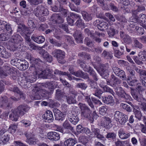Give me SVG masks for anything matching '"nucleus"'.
Returning <instances> with one entry per match:
<instances>
[{"label": "nucleus", "mask_w": 146, "mask_h": 146, "mask_svg": "<svg viewBox=\"0 0 146 146\" xmlns=\"http://www.w3.org/2000/svg\"><path fill=\"white\" fill-rule=\"evenodd\" d=\"M111 120L110 118L104 117L102 118V121L101 122V124L107 129H109L111 127Z\"/></svg>", "instance_id": "nucleus-17"}, {"label": "nucleus", "mask_w": 146, "mask_h": 146, "mask_svg": "<svg viewBox=\"0 0 146 146\" xmlns=\"http://www.w3.org/2000/svg\"><path fill=\"white\" fill-rule=\"evenodd\" d=\"M118 135L120 138L121 139H125L128 138L130 136L129 133H125L124 129H120L118 132Z\"/></svg>", "instance_id": "nucleus-25"}, {"label": "nucleus", "mask_w": 146, "mask_h": 146, "mask_svg": "<svg viewBox=\"0 0 146 146\" xmlns=\"http://www.w3.org/2000/svg\"><path fill=\"white\" fill-rule=\"evenodd\" d=\"M33 92V94L34 95L32 98H31L32 100L35 99L36 96H38L39 94L38 92L40 93V95L43 97H45L47 96L48 94V92L45 90H40L37 88H35L32 90Z\"/></svg>", "instance_id": "nucleus-11"}, {"label": "nucleus", "mask_w": 146, "mask_h": 146, "mask_svg": "<svg viewBox=\"0 0 146 146\" xmlns=\"http://www.w3.org/2000/svg\"><path fill=\"white\" fill-rule=\"evenodd\" d=\"M30 108V107L27 105H21L19 106L17 108L14 109L19 115L22 116L28 112Z\"/></svg>", "instance_id": "nucleus-10"}, {"label": "nucleus", "mask_w": 146, "mask_h": 146, "mask_svg": "<svg viewBox=\"0 0 146 146\" xmlns=\"http://www.w3.org/2000/svg\"><path fill=\"white\" fill-rule=\"evenodd\" d=\"M32 71L33 72V75L31 76H27L25 78V81L30 82L31 83L34 82L36 80L37 78L36 75H38V74H35V72L33 70Z\"/></svg>", "instance_id": "nucleus-31"}, {"label": "nucleus", "mask_w": 146, "mask_h": 146, "mask_svg": "<svg viewBox=\"0 0 146 146\" xmlns=\"http://www.w3.org/2000/svg\"><path fill=\"white\" fill-rule=\"evenodd\" d=\"M42 116L44 119H45V121L48 123L52 122L54 119L52 112L49 110L46 111Z\"/></svg>", "instance_id": "nucleus-18"}, {"label": "nucleus", "mask_w": 146, "mask_h": 146, "mask_svg": "<svg viewBox=\"0 0 146 146\" xmlns=\"http://www.w3.org/2000/svg\"><path fill=\"white\" fill-rule=\"evenodd\" d=\"M7 24L5 21L0 20V31L5 29Z\"/></svg>", "instance_id": "nucleus-54"}, {"label": "nucleus", "mask_w": 146, "mask_h": 146, "mask_svg": "<svg viewBox=\"0 0 146 146\" xmlns=\"http://www.w3.org/2000/svg\"><path fill=\"white\" fill-rule=\"evenodd\" d=\"M11 112V113L9 115V118L13 121H17L19 117V114L17 113L15 109H12Z\"/></svg>", "instance_id": "nucleus-27"}, {"label": "nucleus", "mask_w": 146, "mask_h": 146, "mask_svg": "<svg viewBox=\"0 0 146 146\" xmlns=\"http://www.w3.org/2000/svg\"><path fill=\"white\" fill-rule=\"evenodd\" d=\"M17 128V126L15 125H11L8 129V131L11 133H15Z\"/></svg>", "instance_id": "nucleus-59"}, {"label": "nucleus", "mask_w": 146, "mask_h": 146, "mask_svg": "<svg viewBox=\"0 0 146 146\" xmlns=\"http://www.w3.org/2000/svg\"><path fill=\"white\" fill-rule=\"evenodd\" d=\"M103 89L105 91L109 92L114 96L115 93L113 90L107 86H105L103 87Z\"/></svg>", "instance_id": "nucleus-55"}, {"label": "nucleus", "mask_w": 146, "mask_h": 146, "mask_svg": "<svg viewBox=\"0 0 146 146\" xmlns=\"http://www.w3.org/2000/svg\"><path fill=\"white\" fill-rule=\"evenodd\" d=\"M21 83L22 86L25 88H30L31 85V82L25 81V80H22Z\"/></svg>", "instance_id": "nucleus-44"}, {"label": "nucleus", "mask_w": 146, "mask_h": 146, "mask_svg": "<svg viewBox=\"0 0 146 146\" xmlns=\"http://www.w3.org/2000/svg\"><path fill=\"white\" fill-rule=\"evenodd\" d=\"M133 69L138 73L140 76V81L142 85L144 86H146V71L144 70L139 69L135 65L133 66Z\"/></svg>", "instance_id": "nucleus-6"}, {"label": "nucleus", "mask_w": 146, "mask_h": 146, "mask_svg": "<svg viewBox=\"0 0 146 146\" xmlns=\"http://www.w3.org/2000/svg\"><path fill=\"white\" fill-rule=\"evenodd\" d=\"M134 46L136 48L141 49L143 46V45L136 38H135L133 40Z\"/></svg>", "instance_id": "nucleus-41"}, {"label": "nucleus", "mask_w": 146, "mask_h": 146, "mask_svg": "<svg viewBox=\"0 0 146 146\" xmlns=\"http://www.w3.org/2000/svg\"><path fill=\"white\" fill-rule=\"evenodd\" d=\"M63 126L65 129L70 130L72 132L74 130L73 127L71 126L67 121H65L63 123Z\"/></svg>", "instance_id": "nucleus-43"}, {"label": "nucleus", "mask_w": 146, "mask_h": 146, "mask_svg": "<svg viewBox=\"0 0 146 146\" xmlns=\"http://www.w3.org/2000/svg\"><path fill=\"white\" fill-rule=\"evenodd\" d=\"M91 130L97 138L101 140L103 139L104 137L103 135L100 134V130L99 129L95 128L94 126H92Z\"/></svg>", "instance_id": "nucleus-21"}, {"label": "nucleus", "mask_w": 146, "mask_h": 146, "mask_svg": "<svg viewBox=\"0 0 146 146\" xmlns=\"http://www.w3.org/2000/svg\"><path fill=\"white\" fill-rule=\"evenodd\" d=\"M32 60L33 64L30 66L29 69L31 71H34L35 74H38L39 78L48 79L54 78V75L52 74V70L49 69H43L41 66L42 62L40 59L33 58L31 60Z\"/></svg>", "instance_id": "nucleus-1"}, {"label": "nucleus", "mask_w": 146, "mask_h": 146, "mask_svg": "<svg viewBox=\"0 0 146 146\" xmlns=\"http://www.w3.org/2000/svg\"><path fill=\"white\" fill-rule=\"evenodd\" d=\"M116 134L114 132L108 133L106 135V137L107 138L114 139L116 137Z\"/></svg>", "instance_id": "nucleus-62"}, {"label": "nucleus", "mask_w": 146, "mask_h": 146, "mask_svg": "<svg viewBox=\"0 0 146 146\" xmlns=\"http://www.w3.org/2000/svg\"><path fill=\"white\" fill-rule=\"evenodd\" d=\"M11 36L10 34L7 33L1 34L0 35V40L5 41L8 40Z\"/></svg>", "instance_id": "nucleus-39"}, {"label": "nucleus", "mask_w": 146, "mask_h": 146, "mask_svg": "<svg viewBox=\"0 0 146 146\" xmlns=\"http://www.w3.org/2000/svg\"><path fill=\"white\" fill-rule=\"evenodd\" d=\"M119 35L125 43L129 44L132 42L131 37L125 33L123 31H120L119 33Z\"/></svg>", "instance_id": "nucleus-12"}, {"label": "nucleus", "mask_w": 146, "mask_h": 146, "mask_svg": "<svg viewBox=\"0 0 146 146\" xmlns=\"http://www.w3.org/2000/svg\"><path fill=\"white\" fill-rule=\"evenodd\" d=\"M11 25L9 23L7 24L5 27V28L6 31V33H8V34H10L11 35V34L13 32V31L12 30L11 27Z\"/></svg>", "instance_id": "nucleus-51"}, {"label": "nucleus", "mask_w": 146, "mask_h": 146, "mask_svg": "<svg viewBox=\"0 0 146 146\" xmlns=\"http://www.w3.org/2000/svg\"><path fill=\"white\" fill-rule=\"evenodd\" d=\"M133 111L135 114V117L139 120L141 119L142 114L141 111L135 108H134Z\"/></svg>", "instance_id": "nucleus-36"}, {"label": "nucleus", "mask_w": 146, "mask_h": 146, "mask_svg": "<svg viewBox=\"0 0 146 146\" xmlns=\"http://www.w3.org/2000/svg\"><path fill=\"white\" fill-rule=\"evenodd\" d=\"M67 115L69 121L73 124L76 125L79 120L78 116L72 113L71 111L67 113Z\"/></svg>", "instance_id": "nucleus-13"}, {"label": "nucleus", "mask_w": 146, "mask_h": 146, "mask_svg": "<svg viewBox=\"0 0 146 146\" xmlns=\"http://www.w3.org/2000/svg\"><path fill=\"white\" fill-rule=\"evenodd\" d=\"M79 139L80 141V142L85 145H86L88 142V138L85 136H82L79 138Z\"/></svg>", "instance_id": "nucleus-53"}, {"label": "nucleus", "mask_w": 146, "mask_h": 146, "mask_svg": "<svg viewBox=\"0 0 146 146\" xmlns=\"http://www.w3.org/2000/svg\"><path fill=\"white\" fill-rule=\"evenodd\" d=\"M14 70L12 68H11L6 72H3V74L5 76H7L8 75H12L13 74Z\"/></svg>", "instance_id": "nucleus-63"}, {"label": "nucleus", "mask_w": 146, "mask_h": 146, "mask_svg": "<svg viewBox=\"0 0 146 146\" xmlns=\"http://www.w3.org/2000/svg\"><path fill=\"white\" fill-rule=\"evenodd\" d=\"M101 98L103 102L107 104L112 105L114 103L113 98L111 95H109L107 96H102Z\"/></svg>", "instance_id": "nucleus-19"}, {"label": "nucleus", "mask_w": 146, "mask_h": 146, "mask_svg": "<svg viewBox=\"0 0 146 146\" xmlns=\"http://www.w3.org/2000/svg\"><path fill=\"white\" fill-rule=\"evenodd\" d=\"M34 13L36 17H38L40 20L43 22L46 20L44 16L48 15L49 11L46 8L41 5L38 6L35 9Z\"/></svg>", "instance_id": "nucleus-3"}, {"label": "nucleus", "mask_w": 146, "mask_h": 146, "mask_svg": "<svg viewBox=\"0 0 146 146\" xmlns=\"http://www.w3.org/2000/svg\"><path fill=\"white\" fill-rule=\"evenodd\" d=\"M21 122L23 123L24 125L26 127L30 126L31 124V122L28 120H23L21 121Z\"/></svg>", "instance_id": "nucleus-61"}, {"label": "nucleus", "mask_w": 146, "mask_h": 146, "mask_svg": "<svg viewBox=\"0 0 146 146\" xmlns=\"http://www.w3.org/2000/svg\"><path fill=\"white\" fill-rule=\"evenodd\" d=\"M103 91L100 89L96 88L95 93L94 94L99 98H100V95L103 93Z\"/></svg>", "instance_id": "nucleus-58"}, {"label": "nucleus", "mask_w": 146, "mask_h": 146, "mask_svg": "<svg viewBox=\"0 0 146 146\" xmlns=\"http://www.w3.org/2000/svg\"><path fill=\"white\" fill-rule=\"evenodd\" d=\"M133 59L135 62L138 65H141L143 64L142 60H140L137 56H134Z\"/></svg>", "instance_id": "nucleus-60"}, {"label": "nucleus", "mask_w": 146, "mask_h": 146, "mask_svg": "<svg viewBox=\"0 0 146 146\" xmlns=\"http://www.w3.org/2000/svg\"><path fill=\"white\" fill-rule=\"evenodd\" d=\"M59 11L60 12L64 17L67 16L68 11V10L64 9L63 7L60 5Z\"/></svg>", "instance_id": "nucleus-47"}, {"label": "nucleus", "mask_w": 146, "mask_h": 146, "mask_svg": "<svg viewBox=\"0 0 146 146\" xmlns=\"http://www.w3.org/2000/svg\"><path fill=\"white\" fill-rule=\"evenodd\" d=\"M78 106L80 109L81 115L82 117L88 119L90 122H93V119L91 118V111L89 108L85 104L79 103Z\"/></svg>", "instance_id": "nucleus-4"}, {"label": "nucleus", "mask_w": 146, "mask_h": 146, "mask_svg": "<svg viewBox=\"0 0 146 146\" xmlns=\"http://www.w3.org/2000/svg\"><path fill=\"white\" fill-rule=\"evenodd\" d=\"M65 40L70 45H74V42L72 38V37L70 36H65Z\"/></svg>", "instance_id": "nucleus-52"}, {"label": "nucleus", "mask_w": 146, "mask_h": 146, "mask_svg": "<svg viewBox=\"0 0 146 146\" xmlns=\"http://www.w3.org/2000/svg\"><path fill=\"white\" fill-rule=\"evenodd\" d=\"M142 85L143 87L141 86V83H138L137 84L136 86L135 91L133 90H131V94L133 97L134 99L140 103H142L144 100V98L142 97L140 94V93H142L145 89V86L143 85Z\"/></svg>", "instance_id": "nucleus-2"}, {"label": "nucleus", "mask_w": 146, "mask_h": 146, "mask_svg": "<svg viewBox=\"0 0 146 146\" xmlns=\"http://www.w3.org/2000/svg\"><path fill=\"white\" fill-rule=\"evenodd\" d=\"M31 38L34 41L39 44L43 43L45 40V38L43 36H37L35 34L32 35Z\"/></svg>", "instance_id": "nucleus-20"}, {"label": "nucleus", "mask_w": 146, "mask_h": 146, "mask_svg": "<svg viewBox=\"0 0 146 146\" xmlns=\"http://www.w3.org/2000/svg\"><path fill=\"white\" fill-rule=\"evenodd\" d=\"M115 91L116 94L119 97L122 98H124V96L125 93L123 89L121 87H115Z\"/></svg>", "instance_id": "nucleus-28"}, {"label": "nucleus", "mask_w": 146, "mask_h": 146, "mask_svg": "<svg viewBox=\"0 0 146 146\" xmlns=\"http://www.w3.org/2000/svg\"><path fill=\"white\" fill-rule=\"evenodd\" d=\"M29 67V65L27 62H23L18 66L19 69L21 70H25Z\"/></svg>", "instance_id": "nucleus-40"}, {"label": "nucleus", "mask_w": 146, "mask_h": 146, "mask_svg": "<svg viewBox=\"0 0 146 146\" xmlns=\"http://www.w3.org/2000/svg\"><path fill=\"white\" fill-rule=\"evenodd\" d=\"M89 70H87L88 72L90 74V75L92 76L93 79L95 81H98V76L96 72L91 67H89Z\"/></svg>", "instance_id": "nucleus-35"}, {"label": "nucleus", "mask_w": 146, "mask_h": 146, "mask_svg": "<svg viewBox=\"0 0 146 146\" xmlns=\"http://www.w3.org/2000/svg\"><path fill=\"white\" fill-rule=\"evenodd\" d=\"M102 69L104 73L106 72L108 74V72L110 71L111 70L110 69H109V64L107 63L103 65Z\"/></svg>", "instance_id": "nucleus-50"}, {"label": "nucleus", "mask_w": 146, "mask_h": 146, "mask_svg": "<svg viewBox=\"0 0 146 146\" xmlns=\"http://www.w3.org/2000/svg\"><path fill=\"white\" fill-rule=\"evenodd\" d=\"M84 43L87 46L89 47H92L93 45L92 41L88 37L85 38L84 40Z\"/></svg>", "instance_id": "nucleus-45"}, {"label": "nucleus", "mask_w": 146, "mask_h": 146, "mask_svg": "<svg viewBox=\"0 0 146 146\" xmlns=\"http://www.w3.org/2000/svg\"><path fill=\"white\" fill-rule=\"evenodd\" d=\"M81 93L82 94L85 96V100L88 103V105L91 107V108L92 110H94V106L91 101L90 96H84V94L82 92H81Z\"/></svg>", "instance_id": "nucleus-33"}, {"label": "nucleus", "mask_w": 146, "mask_h": 146, "mask_svg": "<svg viewBox=\"0 0 146 146\" xmlns=\"http://www.w3.org/2000/svg\"><path fill=\"white\" fill-rule=\"evenodd\" d=\"M81 13L83 19L86 21L88 22L92 20L93 16L92 14L89 13L84 11H81Z\"/></svg>", "instance_id": "nucleus-23"}, {"label": "nucleus", "mask_w": 146, "mask_h": 146, "mask_svg": "<svg viewBox=\"0 0 146 146\" xmlns=\"http://www.w3.org/2000/svg\"><path fill=\"white\" fill-rule=\"evenodd\" d=\"M112 70L115 74L120 79L123 80H126V77L125 73L123 70L116 67H113Z\"/></svg>", "instance_id": "nucleus-9"}, {"label": "nucleus", "mask_w": 146, "mask_h": 146, "mask_svg": "<svg viewBox=\"0 0 146 146\" xmlns=\"http://www.w3.org/2000/svg\"><path fill=\"white\" fill-rule=\"evenodd\" d=\"M51 54L57 59L58 62L63 59L65 57L64 52L60 49H55L52 51Z\"/></svg>", "instance_id": "nucleus-8"}, {"label": "nucleus", "mask_w": 146, "mask_h": 146, "mask_svg": "<svg viewBox=\"0 0 146 146\" xmlns=\"http://www.w3.org/2000/svg\"><path fill=\"white\" fill-rule=\"evenodd\" d=\"M107 84L113 87L115 90V88L118 87L116 86L120 84L121 80L119 79L116 77L114 75L111 76V78L106 80Z\"/></svg>", "instance_id": "nucleus-7"}, {"label": "nucleus", "mask_w": 146, "mask_h": 146, "mask_svg": "<svg viewBox=\"0 0 146 146\" xmlns=\"http://www.w3.org/2000/svg\"><path fill=\"white\" fill-rule=\"evenodd\" d=\"M114 118L117 121L121 124H124L128 119L127 116L119 111H116L114 113Z\"/></svg>", "instance_id": "nucleus-5"}, {"label": "nucleus", "mask_w": 146, "mask_h": 146, "mask_svg": "<svg viewBox=\"0 0 146 146\" xmlns=\"http://www.w3.org/2000/svg\"><path fill=\"white\" fill-rule=\"evenodd\" d=\"M52 19L53 21L55 22L56 23H62L64 22V19L61 17L59 15L54 14L52 15Z\"/></svg>", "instance_id": "nucleus-22"}, {"label": "nucleus", "mask_w": 146, "mask_h": 146, "mask_svg": "<svg viewBox=\"0 0 146 146\" xmlns=\"http://www.w3.org/2000/svg\"><path fill=\"white\" fill-rule=\"evenodd\" d=\"M39 53L41 56L48 62H50L52 60V56L45 50L43 49L40 50Z\"/></svg>", "instance_id": "nucleus-16"}, {"label": "nucleus", "mask_w": 146, "mask_h": 146, "mask_svg": "<svg viewBox=\"0 0 146 146\" xmlns=\"http://www.w3.org/2000/svg\"><path fill=\"white\" fill-rule=\"evenodd\" d=\"M11 104L8 103L7 98L4 96L2 97L0 99V107L5 108H11Z\"/></svg>", "instance_id": "nucleus-15"}, {"label": "nucleus", "mask_w": 146, "mask_h": 146, "mask_svg": "<svg viewBox=\"0 0 146 146\" xmlns=\"http://www.w3.org/2000/svg\"><path fill=\"white\" fill-rule=\"evenodd\" d=\"M76 87L78 88H80L82 90H85L87 88L88 86L86 84L84 83H80L77 84Z\"/></svg>", "instance_id": "nucleus-48"}, {"label": "nucleus", "mask_w": 146, "mask_h": 146, "mask_svg": "<svg viewBox=\"0 0 146 146\" xmlns=\"http://www.w3.org/2000/svg\"><path fill=\"white\" fill-rule=\"evenodd\" d=\"M74 36L77 43H82V33L80 31H76L74 34Z\"/></svg>", "instance_id": "nucleus-24"}, {"label": "nucleus", "mask_w": 146, "mask_h": 146, "mask_svg": "<svg viewBox=\"0 0 146 146\" xmlns=\"http://www.w3.org/2000/svg\"><path fill=\"white\" fill-rule=\"evenodd\" d=\"M42 85L43 86L50 89V90L51 91L53 90L54 88V87L52 82H46L45 83H43Z\"/></svg>", "instance_id": "nucleus-37"}, {"label": "nucleus", "mask_w": 146, "mask_h": 146, "mask_svg": "<svg viewBox=\"0 0 146 146\" xmlns=\"http://www.w3.org/2000/svg\"><path fill=\"white\" fill-rule=\"evenodd\" d=\"M76 143L75 139L70 138L65 140L64 144L65 146H73Z\"/></svg>", "instance_id": "nucleus-30"}, {"label": "nucleus", "mask_w": 146, "mask_h": 146, "mask_svg": "<svg viewBox=\"0 0 146 146\" xmlns=\"http://www.w3.org/2000/svg\"><path fill=\"white\" fill-rule=\"evenodd\" d=\"M75 25L78 27H83V28L85 27L86 25L81 18L77 20L75 23Z\"/></svg>", "instance_id": "nucleus-42"}, {"label": "nucleus", "mask_w": 146, "mask_h": 146, "mask_svg": "<svg viewBox=\"0 0 146 146\" xmlns=\"http://www.w3.org/2000/svg\"><path fill=\"white\" fill-rule=\"evenodd\" d=\"M101 56L106 59H111L112 57V54L111 52H109L104 50L101 54Z\"/></svg>", "instance_id": "nucleus-32"}, {"label": "nucleus", "mask_w": 146, "mask_h": 146, "mask_svg": "<svg viewBox=\"0 0 146 146\" xmlns=\"http://www.w3.org/2000/svg\"><path fill=\"white\" fill-rule=\"evenodd\" d=\"M108 29V33L110 37L113 36L115 34V30L112 26L109 25V27Z\"/></svg>", "instance_id": "nucleus-38"}, {"label": "nucleus", "mask_w": 146, "mask_h": 146, "mask_svg": "<svg viewBox=\"0 0 146 146\" xmlns=\"http://www.w3.org/2000/svg\"><path fill=\"white\" fill-rule=\"evenodd\" d=\"M109 27V25L106 22L104 21L101 22L99 24L98 29L102 31H103L105 29H107Z\"/></svg>", "instance_id": "nucleus-29"}, {"label": "nucleus", "mask_w": 146, "mask_h": 146, "mask_svg": "<svg viewBox=\"0 0 146 146\" xmlns=\"http://www.w3.org/2000/svg\"><path fill=\"white\" fill-rule=\"evenodd\" d=\"M66 99L67 103L69 104L76 103V101L75 98L71 96H66Z\"/></svg>", "instance_id": "nucleus-49"}, {"label": "nucleus", "mask_w": 146, "mask_h": 146, "mask_svg": "<svg viewBox=\"0 0 146 146\" xmlns=\"http://www.w3.org/2000/svg\"><path fill=\"white\" fill-rule=\"evenodd\" d=\"M9 136L7 134H6L2 137L0 138V144L4 145L6 144L9 141Z\"/></svg>", "instance_id": "nucleus-34"}, {"label": "nucleus", "mask_w": 146, "mask_h": 146, "mask_svg": "<svg viewBox=\"0 0 146 146\" xmlns=\"http://www.w3.org/2000/svg\"><path fill=\"white\" fill-rule=\"evenodd\" d=\"M138 125L140 127L141 132L146 133V125L141 124Z\"/></svg>", "instance_id": "nucleus-64"}, {"label": "nucleus", "mask_w": 146, "mask_h": 146, "mask_svg": "<svg viewBox=\"0 0 146 146\" xmlns=\"http://www.w3.org/2000/svg\"><path fill=\"white\" fill-rule=\"evenodd\" d=\"M107 110V107L103 106L100 108L99 112L100 114L104 115L105 114Z\"/></svg>", "instance_id": "nucleus-56"}, {"label": "nucleus", "mask_w": 146, "mask_h": 146, "mask_svg": "<svg viewBox=\"0 0 146 146\" xmlns=\"http://www.w3.org/2000/svg\"><path fill=\"white\" fill-rule=\"evenodd\" d=\"M2 50L0 54H1L0 55V56L5 58H7L10 57L11 55L10 53L8 52L4 49Z\"/></svg>", "instance_id": "nucleus-46"}, {"label": "nucleus", "mask_w": 146, "mask_h": 146, "mask_svg": "<svg viewBox=\"0 0 146 146\" xmlns=\"http://www.w3.org/2000/svg\"><path fill=\"white\" fill-rule=\"evenodd\" d=\"M32 5H38L42 2V0H28Z\"/></svg>", "instance_id": "nucleus-57"}, {"label": "nucleus", "mask_w": 146, "mask_h": 146, "mask_svg": "<svg viewBox=\"0 0 146 146\" xmlns=\"http://www.w3.org/2000/svg\"><path fill=\"white\" fill-rule=\"evenodd\" d=\"M47 137L52 141H56L59 139L60 135L58 133L54 131L50 132L47 134Z\"/></svg>", "instance_id": "nucleus-14"}, {"label": "nucleus", "mask_w": 146, "mask_h": 146, "mask_svg": "<svg viewBox=\"0 0 146 146\" xmlns=\"http://www.w3.org/2000/svg\"><path fill=\"white\" fill-rule=\"evenodd\" d=\"M23 39L21 36L18 34L13 35L12 37L11 41L12 43L17 44L20 42H22Z\"/></svg>", "instance_id": "nucleus-26"}]
</instances>
